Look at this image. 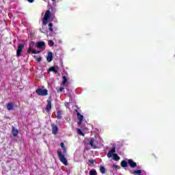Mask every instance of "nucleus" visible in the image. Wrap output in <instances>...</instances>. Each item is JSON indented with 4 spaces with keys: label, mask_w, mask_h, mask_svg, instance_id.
I'll return each mask as SVG.
<instances>
[{
    "label": "nucleus",
    "mask_w": 175,
    "mask_h": 175,
    "mask_svg": "<svg viewBox=\"0 0 175 175\" xmlns=\"http://www.w3.org/2000/svg\"><path fill=\"white\" fill-rule=\"evenodd\" d=\"M36 61H37V62H40L41 61H42V57H37L36 58Z\"/></svg>",
    "instance_id": "obj_31"
},
{
    "label": "nucleus",
    "mask_w": 175,
    "mask_h": 175,
    "mask_svg": "<svg viewBox=\"0 0 175 175\" xmlns=\"http://www.w3.org/2000/svg\"><path fill=\"white\" fill-rule=\"evenodd\" d=\"M62 79L63 80H62V84L63 85H65L66 84V83H68V78L66 76H63Z\"/></svg>",
    "instance_id": "obj_17"
},
{
    "label": "nucleus",
    "mask_w": 175,
    "mask_h": 175,
    "mask_svg": "<svg viewBox=\"0 0 175 175\" xmlns=\"http://www.w3.org/2000/svg\"><path fill=\"white\" fill-rule=\"evenodd\" d=\"M100 173H102V174H105V173H106V168H105V167H103V165H101L100 167Z\"/></svg>",
    "instance_id": "obj_21"
},
{
    "label": "nucleus",
    "mask_w": 175,
    "mask_h": 175,
    "mask_svg": "<svg viewBox=\"0 0 175 175\" xmlns=\"http://www.w3.org/2000/svg\"><path fill=\"white\" fill-rule=\"evenodd\" d=\"M24 47H25V46H24V44H20L18 46V49L16 50L17 57H21V51H23V49H24Z\"/></svg>",
    "instance_id": "obj_5"
},
{
    "label": "nucleus",
    "mask_w": 175,
    "mask_h": 175,
    "mask_svg": "<svg viewBox=\"0 0 175 175\" xmlns=\"http://www.w3.org/2000/svg\"><path fill=\"white\" fill-rule=\"evenodd\" d=\"M12 135L14 136V137H16V136H17V135H18V130L17 129H12Z\"/></svg>",
    "instance_id": "obj_20"
},
{
    "label": "nucleus",
    "mask_w": 175,
    "mask_h": 175,
    "mask_svg": "<svg viewBox=\"0 0 175 175\" xmlns=\"http://www.w3.org/2000/svg\"><path fill=\"white\" fill-rule=\"evenodd\" d=\"M90 175H96L98 173L96 172V170H92L89 172Z\"/></svg>",
    "instance_id": "obj_23"
},
{
    "label": "nucleus",
    "mask_w": 175,
    "mask_h": 175,
    "mask_svg": "<svg viewBox=\"0 0 175 175\" xmlns=\"http://www.w3.org/2000/svg\"><path fill=\"white\" fill-rule=\"evenodd\" d=\"M89 145L93 148V150H96L98 148V144L96 143V140L95 138L92 137L88 139Z\"/></svg>",
    "instance_id": "obj_4"
},
{
    "label": "nucleus",
    "mask_w": 175,
    "mask_h": 175,
    "mask_svg": "<svg viewBox=\"0 0 175 175\" xmlns=\"http://www.w3.org/2000/svg\"><path fill=\"white\" fill-rule=\"evenodd\" d=\"M128 164L129 165L130 167H132L133 169V167H136V166H137L136 162L133 161L132 159L128 160Z\"/></svg>",
    "instance_id": "obj_7"
},
{
    "label": "nucleus",
    "mask_w": 175,
    "mask_h": 175,
    "mask_svg": "<svg viewBox=\"0 0 175 175\" xmlns=\"http://www.w3.org/2000/svg\"><path fill=\"white\" fill-rule=\"evenodd\" d=\"M56 118H57V120H61L62 118V111H57Z\"/></svg>",
    "instance_id": "obj_15"
},
{
    "label": "nucleus",
    "mask_w": 175,
    "mask_h": 175,
    "mask_svg": "<svg viewBox=\"0 0 175 175\" xmlns=\"http://www.w3.org/2000/svg\"><path fill=\"white\" fill-rule=\"evenodd\" d=\"M27 1H28V2H29V3H32L33 2V1H35V0H27Z\"/></svg>",
    "instance_id": "obj_34"
},
{
    "label": "nucleus",
    "mask_w": 175,
    "mask_h": 175,
    "mask_svg": "<svg viewBox=\"0 0 175 175\" xmlns=\"http://www.w3.org/2000/svg\"><path fill=\"white\" fill-rule=\"evenodd\" d=\"M47 105L46 107V113H50V110H51V100H47Z\"/></svg>",
    "instance_id": "obj_6"
},
{
    "label": "nucleus",
    "mask_w": 175,
    "mask_h": 175,
    "mask_svg": "<svg viewBox=\"0 0 175 175\" xmlns=\"http://www.w3.org/2000/svg\"><path fill=\"white\" fill-rule=\"evenodd\" d=\"M62 150H63V154H64V155H66L68 152V151L66 150V148H64Z\"/></svg>",
    "instance_id": "obj_28"
},
{
    "label": "nucleus",
    "mask_w": 175,
    "mask_h": 175,
    "mask_svg": "<svg viewBox=\"0 0 175 175\" xmlns=\"http://www.w3.org/2000/svg\"><path fill=\"white\" fill-rule=\"evenodd\" d=\"M77 133H78V135H80V136H85L84 133H83V131H81L80 129H77Z\"/></svg>",
    "instance_id": "obj_25"
},
{
    "label": "nucleus",
    "mask_w": 175,
    "mask_h": 175,
    "mask_svg": "<svg viewBox=\"0 0 175 175\" xmlns=\"http://www.w3.org/2000/svg\"><path fill=\"white\" fill-rule=\"evenodd\" d=\"M64 90H65V87H64V86L60 87L59 88H56V91L57 93L62 92V91H64Z\"/></svg>",
    "instance_id": "obj_22"
},
{
    "label": "nucleus",
    "mask_w": 175,
    "mask_h": 175,
    "mask_svg": "<svg viewBox=\"0 0 175 175\" xmlns=\"http://www.w3.org/2000/svg\"><path fill=\"white\" fill-rule=\"evenodd\" d=\"M48 43H49V46H50V47H53V46H54V41H53L51 40H49L48 41Z\"/></svg>",
    "instance_id": "obj_26"
},
{
    "label": "nucleus",
    "mask_w": 175,
    "mask_h": 175,
    "mask_svg": "<svg viewBox=\"0 0 175 175\" xmlns=\"http://www.w3.org/2000/svg\"><path fill=\"white\" fill-rule=\"evenodd\" d=\"M52 133L53 135H57L58 133V126L55 124H52Z\"/></svg>",
    "instance_id": "obj_8"
},
{
    "label": "nucleus",
    "mask_w": 175,
    "mask_h": 175,
    "mask_svg": "<svg viewBox=\"0 0 175 175\" xmlns=\"http://www.w3.org/2000/svg\"><path fill=\"white\" fill-rule=\"evenodd\" d=\"M36 93L40 96H46L49 95V91L46 89L42 90L41 88H38L36 90Z\"/></svg>",
    "instance_id": "obj_3"
},
{
    "label": "nucleus",
    "mask_w": 175,
    "mask_h": 175,
    "mask_svg": "<svg viewBox=\"0 0 175 175\" xmlns=\"http://www.w3.org/2000/svg\"><path fill=\"white\" fill-rule=\"evenodd\" d=\"M50 72H53V73H58V70L55 69V67L51 66V67L48 70V73H50Z\"/></svg>",
    "instance_id": "obj_14"
},
{
    "label": "nucleus",
    "mask_w": 175,
    "mask_h": 175,
    "mask_svg": "<svg viewBox=\"0 0 175 175\" xmlns=\"http://www.w3.org/2000/svg\"><path fill=\"white\" fill-rule=\"evenodd\" d=\"M7 110H13L14 109V105H13V103H9L6 105Z\"/></svg>",
    "instance_id": "obj_12"
},
{
    "label": "nucleus",
    "mask_w": 175,
    "mask_h": 175,
    "mask_svg": "<svg viewBox=\"0 0 175 175\" xmlns=\"http://www.w3.org/2000/svg\"><path fill=\"white\" fill-rule=\"evenodd\" d=\"M113 159L114 161H118L120 159V157L118 156V154L114 153L113 154Z\"/></svg>",
    "instance_id": "obj_24"
},
{
    "label": "nucleus",
    "mask_w": 175,
    "mask_h": 175,
    "mask_svg": "<svg viewBox=\"0 0 175 175\" xmlns=\"http://www.w3.org/2000/svg\"><path fill=\"white\" fill-rule=\"evenodd\" d=\"M42 53L41 51L33 50V51H31V53H32V54H39V53Z\"/></svg>",
    "instance_id": "obj_27"
},
{
    "label": "nucleus",
    "mask_w": 175,
    "mask_h": 175,
    "mask_svg": "<svg viewBox=\"0 0 175 175\" xmlns=\"http://www.w3.org/2000/svg\"><path fill=\"white\" fill-rule=\"evenodd\" d=\"M77 116L79 120L83 121V120H84V116L81 115L80 113L77 112Z\"/></svg>",
    "instance_id": "obj_18"
},
{
    "label": "nucleus",
    "mask_w": 175,
    "mask_h": 175,
    "mask_svg": "<svg viewBox=\"0 0 175 175\" xmlns=\"http://www.w3.org/2000/svg\"><path fill=\"white\" fill-rule=\"evenodd\" d=\"M57 157L62 163L64 164L65 166H68V160H66L62 152L57 150Z\"/></svg>",
    "instance_id": "obj_1"
},
{
    "label": "nucleus",
    "mask_w": 175,
    "mask_h": 175,
    "mask_svg": "<svg viewBox=\"0 0 175 175\" xmlns=\"http://www.w3.org/2000/svg\"><path fill=\"white\" fill-rule=\"evenodd\" d=\"M60 146L62 147V149L66 148L65 147V144H64V142H62V143L60 144Z\"/></svg>",
    "instance_id": "obj_29"
},
{
    "label": "nucleus",
    "mask_w": 175,
    "mask_h": 175,
    "mask_svg": "<svg viewBox=\"0 0 175 175\" xmlns=\"http://www.w3.org/2000/svg\"><path fill=\"white\" fill-rule=\"evenodd\" d=\"M46 61L47 62H51V61H53V52L49 51L48 53V55L46 57Z\"/></svg>",
    "instance_id": "obj_11"
},
{
    "label": "nucleus",
    "mask_w": 175,
    "mask_h": 175,
    "mask_svg": "<svg viewBox=\"0 0 175 175\" xmlns=\"http://www.w3.org/2000/svg\"><path fill=\"white\" fill-rule=\"evenodd\" d=\"M89 162H90V163H91L92 165V164L95 163V160L90 159Z\"/></svg>",
    "instance_id": "obj_30"
},
{
    "label": "nucleus",
    "mask_w": 175,
    "mask_h": 175,
    "mask_svg": "<svg viewBox=\"0 0 175 175\" xmlns=\"http://www.w3.org/2000/svg\"><path fill=\"white\" fill-rule=\"evenodd\" d=\"M83 124V120H79L78 125H81Z\"/></svg>",
    "instance_id": "obj_32"
},
{
    "label": "nucleus",
    "mask_w": 175,
    "mask_h": 175,
    "mask_svg": "<svg viewBox=\"0 0 175 175\" xmlns=\"http://www.w3.org/2000/svg\"><path fill=\"white\" fill-rule=\"evenodd\" d=\"M113 167H115V169H120V165H114Z\"/></svg>",
    "instance_id": "obj_33"
},
{
    "label": "nucleus",
    "mask_w": 175,
    "mask_h": 175,
    "mask_svg": "<svg viewBox=\"0 0 175 175\" xmlns=\"http://www.w3.org/2000/svg\"><path fill=\"white\" fill-rule=\"evenodd\" d=\"M33 46H35V42L31 41L29 44V46L27 49V53L29 54V53H32V49H33Z\"/></svg>",
    "instance_id": "obj_10"
},
{
    "label": "nucleus",
    "mask_w": 175,
    "mask_h": 175,
    "mask_svg": "<svg viewBox=\"0 0 175 175\" xmlns=\"http://www.w3.org/2000/svg\"><path fill=\"white\" fill-rule=\"evenodd\" d=\"M50 17H51V12L50 10H47L45 12L44 18L42 19V25H44V27H46V25H47V23H48Z\"/></svg>",
    "instance_id": "obj_2"
},
{
    "label": "nucleus",
    "mask_w": 175,
    "mask_h": 175,
    "mask_svg": "<svg viewBox=\"0 0 175 175\" xmlns=\"http://www.w3.org/2000/svg\"><path fill=\"white\" fill-rule=\"evenodd\" d=\"M40 31L41 32H43L41 29H40Z\"/></svg>",
    "instance_id": "obj_35"
},
{
    "label": "nucleus",
    "mask_w": 175,
    "mask_h": 175,
    "mask_svg": "<svg viewBox=\"0 0 175 175\" xmlns=\"http://www.w3.org/2000/svg\"><path fill=\"white\" fill-rule=\"evenodd\" d=\"M48 27L50 32H54V28H53V23H49Z\"/></svg>",
    "instance_id": "obj_19"
},
{
    "label": "nucleus",
    "mask_w": 175,
    "mask_h": 175,
    "mask_svg": "<svg viewBox=\"0 0 175 175\" xmlns=\"http://www.w3.org/2000/svg\"><path fill=\"white\" fill-rule=\"evenodd\" d=\"M114 152H116V148H113L111 150H109L107 153V157L111 158L114 155Z\"/></svg>",
    "instance_id": "obj_9"
},
{
    "label": "nucleus",
    "mask_w": 175,
    "mask_h": 175,
    "mask_svg": "<svg viewBox=\"0 0 175 175\" xmlns=\"http://www.w3.org/2000/svg\"><path fill=\"white\" fill-rule=\"evenodd\" d=\"M44 46H46V42H38L37 43L38 49H43V47H44Z\"/></svg>",
    "instance_id": "obj_13"
},
{
    "label": "nucleus",
    "mask_w": 175,
    "mask_h": 175,
    "mask_svg": "<svg viewBox=\"0 0 175 175\" xmlns=\"http://www.w3.org/2000/svg\"><path fill=\"white\" fill-rule=\"evenodd\" d=\"M53 2H54V1H55V0H51Z\"/></svg>",
    "instance_id": "obj_36"
},
{
    "label": "nucleus",
    "mask_w": 175,
    "mask_h": 175,
    "mask_svg": "<svg viewBox=\"0 0 175 175\" xmlns=\"http://www.w3.org/2000/svg\"><path fill=\"white\" fill-rule=\"evenodd\" d=\"M120 165L122 167H128V163L125 160L122 161Z\"/></svg>",
    "instance_id": "obj_16"
}]
</instances>
